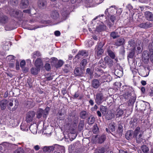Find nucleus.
I'll return each mask as SVG.
<instances>
[{"instance_id":"obj_1","label":"nucleus","mask_w":153,"mask_h":153,"mask_svg":"<svg viewBox=\"0 0 153 153\" xmlns=\"http://www.w3.org/2000/svg\"><path fill=\"white\" fill-rule=\"evenodd\" d=\"M143 134V132L140 130L139 127H137L135 128L133 133V137L136 138L137 143H140L142 141V137Z\"/></svg>"},{"instance_id":"obj_2","label":"nucleus","mask_w":153,"mask_h":153,"mask_svg":"<svg viewBox=\"0 0 153 153\" xmlns=\"http://www.w3.org/2000/svg\"><path fill=\"white\" fill-rule=\"evenodd\" d=\"M105 97L103 94L101 92H98L94 96V99L95 102L97 104H101L104 101Z\"/></svg>"},{"instance_id":"obj_3","label":"nucleus","mask_w":153,"mask_h":153,"mask_svg":"<svg viewBox=\"0 0 153 153\" xmlns=\"http://www.w3.org/2000/svg\"><path fill=\"white\" fill-rule=\"evenodd\" d=\"M35 115V112L33 111L28 112L25 118L26 121L29 123L31 122L33 120Z\"/></svg>"},{"instance_id":"obj_4","label":"nucleus","mask_w":153,"mask_h":153,"mask_svg":"<svg viewBox=\"0 0 153 153\" xmlns=\"http://www.w3.org/2000/svg\"><path fill=\"white\" fill-rule=\"evenodd\" d=\"M112 79L111 76L107 73L104 74L100 79L102 82H109Z\"/></svg>"},{"instance_id":"obj_5","label":"nucleus","mask_w":153,"mask_h":153,"mask_svg":"<svg viewBox=\"0 0 153 153\" xmlns=\"http://www.w3.org/2000/svg\"><path fill=\"white\" fill-rule=\"evenodd\" d=\"M70 10L69 7H67L65 8H64L63 10L61 11V14L62 16V20H65L66 19Z\"/></svg>"},{"instance_id":"obj_6","label":"nucleus","mask_w":153,"mask_h":153,"mask_svg":"<svg viewBox=\"0 0 153 153\" xmlns=\"http://www.w3.org/2000/svg\"><path fill=\"white\" fill-rule=\"evenodd\" d=\"M1 10V9L0 8V23L6 24L8 22L9 19L7 16L2 14Z\"/></svg>"},{"instance_id":"obj_7","label":"nucleus","mask_w":153,"mask_h":153,"mask_svg":"<svg viewBox=\"0 0 153 153\" xmlns=\"http://www.w3.org/2000/svg\"><path fill=\"white\" fill-rule=\"evenodd\" d=\"M79 146V142H76L72 144L68 147L69 151L71 152L73 151H75L76 149H78Z\"/></svg>"},{"instance_id":"obj_8","label":"nucleus","mask_w":153,"mask_h":153,"mask_svg":"<svg viewBox=\"0 0 153 153\" xmlns=\"http://www.w3.org/2000/svg\"><path fill=\"white\" fill-rule=\"evenodd\" d=\"M138 26L141 28L147 29L152 26V23L149 22H143L138 25Z\"/></svg>"},{"instance_id":"obj_9","label":"nucleus","mask_w":153,"mask_h":153,"mask_svg":"<svg viewBox=\"0 0 153 153\" xmlns=\"http://www.w3.org/2000/svg\"><path fill=\"white\" fill-rule=\"evenodd\" d=\"M88 55V52L85 50H82L79 51L78 53L76 56V58L77 59H79L82 57L87 56Z\"/></svg>"},{"instance_id":"obj_10","label":"nucleus","mask_w":153,"mask_h":153,"mask_svg":"<svg viewBox=\"0 0 153 153\" xmlns=\"http://www.w3.org/2000/svg\"><path fill=\"white\" fill-rule=\"evenodd\" d=\"M51 18L55 20H58L59 19V13L56 10H54L51 12L50 14Z\"/></svg>"},{"instance_id":"obj_11","label":"nucleus","mask_w":153,"mask_h":153,"mask_svg":"<svg viewBox=\"0 0 153 153\" xmlns=\"http://www.w3.org/2000/svg\"><path fill=\"white\" fill-rule=\"evenodd\" d=\"M56 148L55 145L54 146H45L43 147L42 149L44 152L49 153L55 150Z\"/></svg>"},{"instance_id":"obj_12","label":"nucleus","mask_w":153,"mask_h":153,"mask_svg":"<svg viewBox=\"0 0 153 153\" xmlns=\"http://www.w3.org/2000/svg\"><path fill=\"white\" fill-rule=\"evenodd\" d=\"M146 18L149 21H153V14L152 13L149 11H146L145 13Z\"/></svg>"},{"instance_id":"obj_13","label":"nucleus","mask_w":153,"mask_h":153,"mask_svg":"<svg viewBox=\"0 0 153 153\" xmlns=\"http://www.w3.org/2000/svg\"><path fill=\"white\" fill-rule=\"evenodd\" d=\"M13 12V14H11L12 16L18 18H21L23 16V12L20 10H17L14 11Z\"/></svg>"},{"instance_id":"obj_14","label":"nucleus","mask_w":153,"mask_h":153,"mask_svg":"<svg viewBox=\"0 0 153 153\" xmlns=\"http://www.w3.org/2000/svg\"><path fill=\"white\" fill-rule=\"evenodd\" d=\"M47 4L46 1L45 0H39L38 2V7L41 9L45 8Z\"/></svg>"},{"instance_id":"obj_15","label":"nucleus","mask_w":153,"mask_h":153,"mask_svg":"<svg viewBox=\"0 0 153 153\" xmlns=\"http://www.w3.org/2000/svg\"><path fill=\"white\" fill-rule=\"evenodd\" d=\"M56 149H57L56 151H55L53 153H64L65 150L64 147L55 145Z\"/></svg>"},{"instance_id":"obj_16","label":"nucleus","mask_w":153,"mask_h":153,"mask_svg":"<svg viewBox=\"0 0 153 153\" xmlns=\"http://www.w3.org/2000/svg\"><path fill=\"white\" fill-rule=\"evenodd\" d=\"M92 86L94 88L97 89L100 85V82L97 79H94L92 82Z\"/></svg>"},{"instance_id":"obj_17","label":"nucleus","mask_w":153,"mask_h":153,"mask_svg":"<svg viewBox=\"0 0 153 153\" xmlns=\"http://www.w3.org/2000/svg\"><path fill=\"white\" fill-rule=\"evenodd\" d=\"M125 41V40L123 38L118 39L116 41L114 45L117 46L122 45L124 43Z\"/></svg>"},{"instance_id":"obj_18","label":"nucleus","mask_w":153,"mask_h":153,"mask_svg":"<svg viewBox=\"0 0 153 153\" xmlns=\"http://www.w3.org/2000/svg\"><path fill=\"white\" fill-rule=\"evenodd\" d=\"M7 103L8 101L5 99L1 101L0 106L1 110H4L5 109Z\"/></svg>"},{"instance_id":"obj_19","label":"nucleus","mask_w":153,"mask_h":153,"mask_svg":"<svg viewBox=\"0 0 153 153\" xmlns=\"http://www.w3.org/2000/svg\"><path fill=\"white\" fill-rule=\"evenodd\" d=\"M34 65L36 67L40 68V67L42 65V62L40 58H38L35 61Z\"/></svg>"},{"instance_id":"obj_20","label":"nucleus","mask_w":153,"mask_h":153,"mask_svg":"<svg viewBox=\"0 0 153 153\" xmlns=\"http://www.w3.org/2000/svg\"><path fill=\"white\" fill-rule=\"evenodd\" d=\"M149 47L150 51V59L151 62H153V42L151 44L149 45Z\"/></svg>"},{"instance_id":"obj_21","label":"nucleus","mask_w":153,"mask_h":153,"mask_svg":"<svg viewBox=\"0 0 153 153\" xmlns=\"http://www.w3.org/2000/svg\"><path fill=\"white\" fill-rule=\"evenodd\" d=\"M106 26L103 24H101L97 26L96 31L98 32L104 30L106 29Z\"/></svg>"},{"instance_id":"obj_22","label":"nucleus","mask_w":153,"mask_h":153,"mask_svg":"<svg viewBox=\"0 0 153 153\" xmlns=\"http://www.w3.org/2000/svg\"><path fill=\"white\" fill-rule=\"evenodd\" d=\"M104 61L109 66L111 67L113 65V61L108 57H106L104 58Z\"/></svg>"},{"instance_id":"obj_23","label":"nucleus","mask_w":153,"mask_h":153,"mask_svg":"<svg viewBox=\"0 0 153 153\" xmlns=\"http://www.w3.org/2000/svg\"><path fill=\"white\" fill-rule=\"evenodd\" d=\"M37 126L36 124H33L31 125L29 127V128L31 132L33 134H35L37 132Z\"/></svg>"},{"instance_id":"obj_24","label":"nucleus","mask_w":153,"mask_h":153,"mask_svg":"<svg viewBox=\"0 0 153 153\" xmlns=\"http://www.w3.org/2000/svg\"><path fill=\"white\" fill-rule=\"evenodd\" d=\"M118 30V29L115 31H113L111 33L110 36L113 39H115L120 36V34L117 31Z\"/></svg>"},{"instance_id":"obj_25","label":"nucleus","mask_w":153,"mask_h":153,"mask_svg":"<svg viewBox=\"0 0 153 153\" xmlns=\"http://www.w3.org/2000/svg\"><path fill=\"white\" fill-rule=\"evenodd\" d=\"M133 132L132 131H128L126 134V139L128 140L131 139L133 137L132 135Z\"/></svg>"},{"instance_id":"obj_26","label":"nucleus","mask_w":153,"mask_h":153,"mask_svg":"<svg viewBox=\"0 0 153 153\" xmlns=\"http://www.w3.org/2000/svg\"><path fill=\"white\" fill-rule=\"evenodd\" d=\"M40 69L38 67H33L30 69L31 73L34 75H36L38 74L40 71Z\"/></svg>"},{"instance_id":"obj_27","label":"nucleus","mask_w":153,"mask_h":153,"mask_svg":"<svg viewBox=\"0 0 153 153\" xmlns=\"http://www.w3.org/2000/svg\"><path fill=\"white\" fill-rule=\"evenodd\" d=\"M29 126H28L27 124L22 123L21 124L20 128L22 130L24 131H27L28 130Z\"/></svg>"},{"instance_id":"obj_28","label":"nucleus","mask_w":153,"mask_h":153,"mask_svg":"<svg viewBox=\"0 0 153 153\" xmlns=\"http://www.w3.org/2000/svg\"><path fill=\"white\" fill-rule=\"evenodd\" d=\"M105 114V118L108 120L111 119L114 116V114L111 111L108 112Z\"/></svg>"},{"instance_id":"obj_29","label":"nucleus","mask_w":153,"mask_h":153,"mask_svg":"<svg viewBox=\"0 0 153 153\" xmlns=\"http://www.w3.org/2000/svg\"><path fill=\"white\" fill-rule=\"evenodd\" d=\"M103 52V50L102 48H97L96 50L95 54L98 56V58H99Z\"/></svg>"},{"instance_id":"obj_30","label":"nucleus","mask_w":153,"mask_h":153,"mask_svg":"<svg viewBox=\"0 0 153 153\" xmlns=\"http://www.w3.org/2000/svg\"><path fill=\"white\" fill-rule=\"evenodd\" d=\"M88 114L85 111H82L80 114V117L82 119H85L88 117Z\"/></svg>"},{"instance_id":"obj_31","label":"nucleus","mask_w":153,"mask_h":153,"mask_svg":"<svg viewBox=\"0 0 153 153\" xmlns=\"http://www.w3.org/2000/svg\"><path fill=\"white\" fill-rule=\"evenodd\" d=\"M100 110L103 115H105L108 110L107 107L103 105L100 106Z\"/></svg>"},{"instance_id":"obj_32","label":"nucleus","mask_w":153,"mask_h":153,"mask_svg":"<svg viewBox=\"0 0 153 153\" xmlns=\"http://www.w3.org/2000/svg\"><path fill=\"white\" fill-rule=\"evenodd\" d=\"M28 4V0H22L21 4V6L22 8H25L27 7Z\"/></svg>"},{"instance_id":"obj_33","label":"nucleus","mask_w":153,"mask_h":153,"mask_svg":"<svg viewBox=\"0 0 153 153\" xmlns=\"http://www.w3.org/2000/svg\"><path fill=\"white\" fill-rule=\"evenodd\" d=\"M141 149L144 153H149V149L146 145H143L141 147Z\"/></svg>"},{"instance_id":"obj_34","label":"nucleus","mask_w":153,"mask_h":153,"mask_svg":"<svg viewBox=\"0 0 153 153\" xmlns=\"http://www.w3.org/2000/svg\"><path fill=\"white\" fill-rule=\"evenodd\" d=\"M109 128L111 132H114L115 130L116 124L114 122L110 123L109 125Z\"/></svg>"},{"instance_id":"obj_35","label":"nucleus","mask_w":153,"mask_h":153,"mask_svg":"<svg viewBox=\"0 0 153 153\" xmlns=\"http://www.w3.org/2000/svg\"><path fill=\"white\" fill-rule=\"evenodd\" d=\"M107 53L108 55L110 56V57L112 59H114L115 57V54L114 52H113L110 49H108L107 50Z\"/></svg>"},{"instance_id":"obj_36","label":"nucleus","mask_w":153,"mask_h":153,"mask_svg":"<svg viewBox=\"0 0 153 153\" xmlns=\"http://www.w3.org/2000/svg\"><path fill=\"white\" fill-rule=\"evenodd\" d=\"M43 111V109H39L37 114V117L38 118H40L42 116L43 117V116L44 115Z\"/></svg>"},{"instance_id":"obj_37","label":"nucleus","mask_w":153,"mask_h":153,"mask_svg":"<svg viewBox=\"0 0 153 153\" xmlns=\"http://www.w3.org/2000/svg\"><path fill=\"white\" fill-rule=\"evenodd\" d=\"M123 127L121 125H119L118 128L117 130V133L119 135H121L123 132Z\"/></svg>"},{"instance_id":"obj_38","label":"nucleus","mask_w":153,"mask_h":153,"mask_svg":"<svg viewBox=\"0 0 153 153\" xmlns=\"http://www.w3.org/2000/svg\"><path fill=\"white\" fill-rule=\"evenodd\" d=\"M116 115L117 117H119L122 116L123 113V111L121 109H118L116 111Z\"/></svg>"},{"instance_id":"obj_39","label":"nucleus","mask_w":153,"mask_h":153,"mask_svg":"<svg viewBox=\"0 0 153 153\" xmlns=\"http://www.w3.org/2000/svg\"><path fill=\"white\" fill-rule=\"evenodd\" d=\"M137 120V118H134L130 122V123L132 127H134L136 126Z\"/></svg>"},{"instance_id":"obj_40","label":"nucleus","mask_w":153,"mask_h":153,"mask_svg":"<svg viewBox=\"0 0 153 153\" xmlns=\"http://www.w3.org/2000/svg\"><path fill=\"white\" fill-rule=\"evenodd\" d=\"M95 118L92 116H90L88 119V122L90 124H93L95 122Z\"/></svg>"},{"instance_id":"obj_41","label":"nucleus","mask_w":153,"mask_h":153,"mask_svg":"<svg viewBox=\"0 0 153 153\" xmlns=\"http://www.w3.org/2000/svg\"><path fill=\"white\" fill-rule=\"evenodd\" d=\"M106 139V137L105 135H102L99 138V143H102L104 142Z\"/></svg>"},{"instance_id":"obj_42","label":"nucleus","mask_w":153,"mask_h":153,"mask_svg":"<svg viewBox=\"0 0 153 153\" xmlns=\"http://www.w3.org/2000/svg\"><path fill=\"white\" fill-rule=\"evenodd\" d=\"M50 110V108L48 107H47L44 110H43L44 112V116L43 117H46V116L47 115L48 113V111Z\"/></svg>"},{"instance_id":"obj_43","label":"nucleus","mask_w":153,"mask_h":153,"mask_svg":"<svg viewBox=\"0 0 153 153\" xmlns=\"http://www.w3.org/2000/svg\"><path fill=\"white\" fill-rule=\"evenodd\" d=\"M123 96L125 99H129L131 98V94L128 92H127L123 94Z\"/></svg>"},{"instance_id":"obj_44","label":"nucleus","mask_w":153,"mask_h":153,"mask_svg":"<svg viewBox=\"0 0 153 153\" xmlns=\"http://www.w3.org/2000/svg\"><path fill=\"white\" fill-rule=\"evenodd\" d=\"M74 72L76 76H79L81 75V72L78 68H76L74 71Z\"/></svg>"},{"instance_id":"obj_45","label":"nucleus","mask_w":153,"mask_h":153,"mask_svg":"<svg viewBox=\"0 0 153 153\" xmlns=\"http://www.w3.org/2000/svg\"><path fill=\"white\" fill-rule=\"evenodd\" d=\"M105 151V148L102 147L98 148L96 151V153H104Z\"/></svg>"},{"instance_id":"obj_46","label":"nucleus","mask_w":153,"mask_h":153,"mask_svg":"<svg viewBox=\"0 0 153 153\" xmlns=\"http://www.w3.org/2000/svg\"><path fill=\"white\" fill-rule=\"evenodd\" d=\"M63 63V62L62 60H59L55 65V67L56 68L60 67L62 66Z\"/></svg>"},{"instance_id":"obj_47","label":"nucleus","mask_w":153,"mask_h":153,"mask_svg":"<svg viewBox=\"0 0 153 153\" xmlns=\"http://www.w3.org/2000/svg\"><path fill=\"white\" fill-rule=\"evenodd\" d=\"M33 57L36 58V57H39L41 56V54L39 51H36L33 53Z\"/></svg>"},{"instance_id":"obj_48","label":"nucleus","mask_w":153,"mask_h":153,"mask_svg":"<svg viewBox=\"0 0 153 153\" xmlns=\"http://www.w3.org/2000/svg\"><path fill=\"white\" fill-rule=\"evenodd\" d=\"M14 153H24V150L22 148L20 147L16 150Z\"/></svg>"},{"instance_id":"obj_49","label":"nucleus","mask_w":153,"mask_h":153,"mask_svg":"<svg viewBox=\"0 0 153 153\" xmlns=\"http://www.w3.org/2000/svg\"><path fill=\"white\" fill-rule=\"evenodd\" d=\"M87 63V60L85 59H83L81 62L80 65L82 67H84L86 65Z\"/></svg>"},{"instance_id":"obj_50","label":"nucleus","mask_w":153,"mask_h":153,"mask_svg":"<svg viewBox=\"0 0 153 153\" xmlns=\"http://www.w3.org/2000/svg\"><path fill=\"white\" fill-rule=\"evenodd\" d=\"M114 24V23L111 22L110 20H108L107 22V25L110 29L111 28Z\"/></svg>"},{"instance_id":"obj_51","label":"nucleus","mask_w":153,"mask_h":153,"mask_svg":"<svg viewBox=\"0 0 153 153\" xmlns=\"http://www.w3.org/2000/svg\"><path fill=\"white\" fill-rule=\"evenodd\" d=\"M14 102L15 106H14V108H13L12 109L13 111L15 110L17 108L19 104L18 100L17 99L15 100Z\"/></svg>"},{"instance_id":"obj_52","label":"nucleus","mask_w":153,"mask_h":153,"mask_svg":"<svg viewBox=\"0 0 153 153\" xmlns=\"http://www.w3.org/2000/svg\"><path fill=\"white\" fill-rule=\"evenodd\" d=\"M45 67L46 70L47 71H49L51 69V65L48 63H46L45 65Z\"/></svg>"},{"instance_id":"obj_53","label":"nucleus","mask_w":153,"mask_h":153,"mask_svg":"<svg viewBox=\"0 0 153 153\" xmlns=\"http://www.w3.org/2000/svg\"><path fill=\"white\" fill-rule=\"evenodd\" d=\"M116 16L114 15H111L109 19V20H110L111 22L114 23V21L116 20Z\"/></svg>"},{"instance_id":"obj_54","label":"nucleus","mask_w":153,"mask_h":153,"mask_svg":"<svg viewBox=\"0 0 153 153\" xmlns=\"http://www.w3.org/2000/svg\"><path fill=\"white\" fill-rule=\"evenodd\" d=\"M84 126V122L83 121H81L79 125L78 128L80 130H82Z\"/></svg>"},{"instance_id":"obj_55","label":"nucleus","mask_w":153,"mask_h":153,"mask_svg":"<svg viewBox=\"0 0 153 153\" xmlns=\"http://www.w3.org/2000/svg\"><path fill=\"white\" fill-rule=\"evenodd\" d=\"M34 9H31V10L30 9H27L25 10H23V12H22L25 13H27L28 14L30 13L31 14H33L32 13H31V12L32 11H34Z\"/></svg>"},{"instance_id":"obj_56","label":"nucleus","mask_w":153,"mask_h":153,"mask_svg":"<svg viewBox=\"0 0 153 153\" xmlns=\"http://www.w3.org/2000/svg\"><path fill=\"white\" fill-rule=\"evenodd\" d=\"M7 59L10 62H13L14 60V56L12 55L8 56Z\"/></svg>"},{"instance_id":"obj_57","label":"nucleus","mask_w":153,"mask_h":153,"mask_svg":"<svg viewBox=\"0 0 153 153\" xmlns=\"http://www.w3.org/2000/svg\"><path fill=\"white\" fill-rule=\"evenodd\" d=\"M115 73H116L118 75L120 76H121L123 74L122 71L120 70L119 71V70L117 69L115 71Z\"/></svg>"},{"instance_id":"obj_58","label":"nucleus","mask_w":153,"mask_h":153,"mask_svg":"<svg viewBox=\"0 0 153 153\" xmlns=\"http://www.w3.org/2000/svg\"><path fill=\"white\" fill-rule=\"evenodd\" d=\"M25 63H26V62H25V60H23L20 63V67L21 68H23V67H24L25 66Z\"/></svg>"},{"instance_id":"obj_59","label":"nucleus","mask_w":153,"mask_h":153,"mask_svg":"<svg viewBox=\"0 0 153 153\" xmlns=\"http://www.w3.org/2000/svg\"><path fill=\"white\" fill-rule=\"evenodd\" d=\"M59 116H62V115H64V116H63L62 117H59V118L60 119V120H63L65 119V117L64 116V115L61 112H59Z\"/></svg>"},{"instance_id":"obj_60","label":"nucleus","mask_w":153,"mask_h":153,"mask_svg":"<svg viewBox=\"0 0 153 153\" xmlns=\"http://www.w3.org/2000/svg\"><path fill=\"white\" fill-rule=\"evenodd\" d=\"M98 108V107L97 105L95 104L94 105V107H92L91 108V111H96L97 109Z\"/></svg>"},{"instance_id":"obj_61","label":"nucleus","mask_w":153,"mask_h":153,"mask_svg":"<svg viewBox=\"0 0 153 153\" xmlns=\"http://www.w3.org/2000/svg\"><path fill=\"white\" fill-rule=\"evenodd\" d=\"M98 131V128L97 126H94L92 131L94 133H96Z\"/></svg>"},{"instance_id":"obj_62","label":"nucleus","mask_w":153,"mask_h":153,"mask_svg":"<svg viewBox=\"0 0 153 153\" xmlns=\"http://www.w3.org/2000/svg\"><path fill=\"white\" fill-rule=\"evenodd\" d=\"M109 8H107L105 11L104 13L105 15L107 17H109V16L110 15L109 13L108 12V10Z\"/></svg>"},{"instance_id":"obj_63","label":"nucleus","mask_w":153,"mask_h":153,"mask_svg":"<svg viewBox=\"0 0 153 153\" xmlns=\"http://www.w3.org/2000/svg\"><path fill=\"white\" fill-rule=\"evenodd\" d=\"M134 55V53L133 52H131L129 53L128 56V58H132Z\"/></svg>"},{"instance_id":"obj_64","label":"nucleus","mask_w":153,"mask_h":153,"mask_svg":"<svg viewBox=\"0 0 153 153\" xmlns=\"http://www.w3.org/2000/svg\"><path fill=\"white\" fill-rule=\"evenodd\" d=\"M119 153H132V152H128L126 150H120L119 151Z\"/></svg>"}]
</instances>
